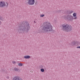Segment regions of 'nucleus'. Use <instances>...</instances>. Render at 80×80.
<instances>
[{
  "label": "nucleus",
  "mask_w": 80,
  "mask_h": 80,
  "mask_svg": "<svg viewBox=\"0 0 80 80\" xmlns=\"http://www.w3.org/2000/svg\"><path fill=\"white\" fill-rule=\"evenodd\" d=\"M6 4L4 1H1L0 2V7H6V8L8 7V3L6 2Z\"/></svg>",
  "instance_id": "39448f33"
},
{
  "label": "nucleus",
  "mask_w": 80,
  "mask_h": 80,
  "mask_svg": "<svg viewBox=\"0 0 80 80\" xmlns=\"http://www.w3.org/2000/svg\"><path fill=\"white\" fill-rule=\"evenodd\" d=\"M2 23V22H1V21H0V25H1Z\"/></svg>",
  "instance_id": "6ab92c4d"
},
{
  "label": "nucleus",
  "mask_w": 80,
  "mask_h": 80,
  "mask_svg": "<svg viewBox=\"0 0 80 80\" xmlns=\"http://www.w3.org/2000/svg\"><path fill=\"white\" fill-rule=\"evenodd\" d=\"M14 70L16 72H17L19 70V68H17L16 67H15L14 68Z\"/></svg>",
  "instance_id": "6e6552de"
},
{
  "label": "nucleus",
  "mask_w": 80,
  "mask_h": 80,
  "mask_svg": "<svg viewBox=\"0 0 80 80\" xmlns=\"http://www.w3.org/2000/svg\"><path fill=\"white\" fill-rule=\"evenodd\" d=\"M40 68H43V66L41 65V66H40Z\"/></svg>",
  "instance_id": "f3484780"
},
{
  "label": "nucleus",
  "mask_w": 80,
  "mask_h": 80,
  "mask_svg": "<svg viewBox=\"0 0 80 80\" xmlns=\"http://www.w3.org/2000/svg\"><path fill=\"white\" fill-rule=\"evenodd\" d=\"M62 29L65 32H69L72 30V27L70 25L63 24L62 25Z\"/></svg>",
  "instance_id": "7ed1b4c3"
},
{
  "label": "nucleus",
  "mask_w": 80,
  "mask_h": 80,
  "mask_svg": "<svg viewBox=\"0 0 80 80\" xmlns=\"http://www.w3.org/2000/svg\"><path fill=\"white\" fill-rule=\"evenodd\" d=\"M24 58H26V59L30 58V56L28 55L25 56H24Z\"/></svg>",
  "instance_id": "1a4fd4ad"
},
{
  "label": "nucleus",
  "mask_w": 80,
  "mask_h": 80,
  "mask_svg": "<svg viewBox=\"0 0 80 80\" xmlns=\"http://www.w3.org/2000/svg\"><path fill=\"white\" fill-rule=\"evenodd\" d=\"M13 80H23V79L19 76H15L13 78Z\"/></svg>",
  "instance_id": "0eeeda50"
},
{
  "label": "nucleus",
  "mask_w": 80,
  "mask_h": 80,
  "mask_svg": "<svg viewBox=\"0 0 80 80\" xmlns=\"http://www.w3.org/2000/svg\"><path fill=\"white\" fill-rule=\"evenodd\" d=\"M61 10H59V11H58V13H60V12H61Z\"/></svg>",
  "instance_id": "aec40b11"
},
{
  "label": "nucleus",
  "mask_w": 80,
  "mask_h": 80,
  "mask_svg": "<svg viewBox=\"0 0 80 80\" xmlns=\"http://www.w3.org/2000/svg\"><path fill=\"white\" fill-rule=\"evenodd\" d=\"M28 3L30 5H33L35 3L34 0H28Z\"/></svg>",
  "instance_id": "423d86ee"
},
{
  "label": "nucleus",
  "mask_w": 80,
  "mask_h": 80,
  "mask_svg": "<svg viewBox=\"0 0 80 80\" xmlns=\"http://www.w3.org/2000/svg\"><path fill=\"white\" fill-rule=\"evenodd\" d=\"M18 26L17 29V31L19 33H21L22 31L23 33H27L30 28V26L28 22H22L18 23Z\"/></svg>",
  "instance_id": "f257e3e1"
},
{
  "label": "nucleus",
  "mask_w": 80,
  "mask_h": 80,
  "mask_svg": "<svg viewBox=\"0 0 80 80\" xmlns=\"http://www.w3.org/2000/svg\"><path fill=\"white\" fill-rule=\"evenodd\" d=\"M76 44V42L75 41L73 42L72 43V45L73 47H75V44Z\"/></svg>",
  "instance_id": "9d476101"
},
{
  "label": "nucleus",
  "mask_w": 80,
  "mask_h": 80,
  "mask_svg": "<svg viewBox=\"0 0 80 80\" xmlns=\"http://www.w3.org/2000/svg\"><path fill=\"white\" fill-rule=\"evenodd\" d=\"M73 13V11H70L69 13V15H70L71 13Z\"/></svg>",
  "instance_id": "dca6fc26"
},
{
  "label": "nucleus",
  "mask_w": 80,
  "mask_h": 80,
  "mask_svg": "<svg viewBox=\"0 0 80 80\" xmlns=\"http://www.w3.org/2000/svg\"><path fill=\"white\" fill-rule=\"evenodd\" d=\"M70 13V11H68V14L69 15V13Z\"/></svg>",
  "instance_id": "4be33fe9"
},
{
  "label": "nucleus",
  "mask_w": 80,
  "mask_h": 80,
  "mask_svg": "<svg viewBox=\"0 0 80 80\" xmlns=\"http://www.w3.org/2000/svg\"><path fill=\"white\" fill-rule=\"evenodd\" d=\"M44 16H45V15L42 14L40 15V17H44Z\"/></svg>",
  "instance_id": "2eb2a0df"
},
{
  "label": "nucleus",
  "mask_w": 80,
  "mask_h": 80,
  "mask_svg": "<svg viewBox=\"0 0 80 80\" xmlns=\"http://www.w3.org/2000/svg\"><path fill=\"white\" fill-rule=\"evenodd\" d=\"M3 18L2 16H0V20H3Z\"/></svg>",
  "instance_id": "ddd939ff"
},
{
  "label": "nucleus",
  "mask_w": 80,
  "mask_h": 80,
  "mask_svg": "<svg viewBox=\"0 0 80 80\" xmlns=\"http://www.w3.org/2000/svg\"><path fill=\"white\" fill-rule=\"evenodd\" d=\"M40 70L42 72H44L45 71V70H44V69H43V68L41 69Z\"/></svg>",
  "instance_id": "f8f14e48"
},
{
  "label": "nucleus",
  "mask_w": 80,
  "mask_h": 80,
  "mask_svg": "<svg viewBox=\"0 0 80 80\" xmlns=\"http://www.w3.org/2000/svg\"><path fill=\"white\" fill-rule=\"evenodd\" d=\"M73 17H77V13L74 12L73 14Z\"/></svg>",
  "instance_id": "9b49d317"
},
{
  "label": "nucleus",
  "mask_w": 80,
  "mask_h": 80,
  "mask_svg": "<svg viewBox=\"0 0 80 80\" xmlns=\"http://www.w3.org/2000/svg\"><path fill=\"white\" fill-rule=\"evenodd\" d=\"M34 22L35 23H36V22H35V21H34Z\"/></svg>",
  "instance_id": "5701e85b"
},
{
  "label": "nucleus",
  "mask_w": 80,
  "mask_h": 80,
  "mask_svg": "<svg viewBox=\"0 0 80 80\" xmlns=\"http://www.w3.org/2000/svg\"><path fill=\"white\" fill-rule=\"evenodd\" d=\"M12 63H13V64L16 63V62H15L14 61H12Z\"/></svg>",
  "instance_id": "a211bd4d"
},
{
  "label": "nucleus",
  "mask_w": 80,
  "mask_h": 80,
  "mask_svg": "<svg viewBox=\"0 0 80 80\" xmlns=\"http://www.w3.org/2000/svg\"><path fill=\"white\" fill-rule=\"evenodd\" d=\"M42 31L43 33H47L48 32H51L53 30L52 26L50 22H46L42 28Z\"/></svg>",
  "instance_id": "f03ea898"
},
{
  "label": "nucleus",
  "mask_w": 80,
  "mask_h": 80,
  "mask_svg": "<svg viewBox=\"0 0 80 80\" xmlns=\"http://www.w3.org/2000/svg\"><path fill=\"white\" fill-rule=\"evenodd\" d=\"M18 65H19V66H22L23 65V64L21 63H19L18 64Z\"/></svg>",
  "instance_id": "4468645a"
},
{
  "label": "nucleus",
  "mask_w": 80,
  "mask_h": 80,
  "mask_svg": "<svg viewBox=\"0 0 80 80\" xmlns=\"http://www.w3.org/2000/svg\"><path fill=\"white\" fill-rule=\"evenodd\" d=\"M77 48H80V46H78L77 47Z\"/></svg>",
  "instance_id": "412c9836"
},
{
  "label": "nucleus",
  "mask_w": 80,
  "mask_h": 80,
  "mask_svg": "<svg viewBox=\"0 0 80 80\" xmlns=\"http://www.w3.org/2000/svg\"><path fill=\"white\" fill-rule=\"evenodd\" d=\"M65 19H66V20H68L69 21H72V20H76V19H77V17H75L74 18L71 15H66L65 16Z\"/></svg>",
  "instance_id": "20e7f679"
}]
</instances>
